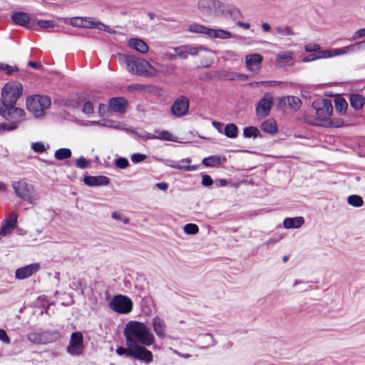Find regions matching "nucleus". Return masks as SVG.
Segmentation results:
<instances>
[{"instance_id":"obj_41","label":"nucleus","mask_w":365,"mask_h":365,"mask_svg":"<svg viewBox=\"0 0 365 365\" xmlns=\"http://www.w3.org/2000/svg\"><path fill=\"white\" fill-rule=\"evenodd\" d=\"M225 135L230 138H235L237 136V127L233 124H227L225 128Z\"/></svg>"},{"instance_id":"obj_23","label":"nucleus","mask_w":365,"mask_h":365,"mask_svg":"<svg viewBox=\"0 0 365 365\" xmlns=\"http://www.w3.org/2000/svg\"><path fill=\"white\" fill-rule=\"evenodd\" d=\"M109 106L115 112L124 113L128 106V101L123 97L113 98L110 100Z\"/></svg>"},{"instance_id":"obj_30","label":"nucleus","mask_w":365,"mask_h":365,"mask_svg":"<svg viewBox=\"0 0 365 365\" xmlns=\"http://www.w3.org/2000/svg\"><path fill=\"white\" fill-rule=\"evenodd\" d=\"M92 18L90 17H73L70 19V23L73 26L91 28Z\"/></svg>"},{"instance_id":"obj_38","label":"nucleus","mask_w":365,"mask_h":365,"mask_svg":"<svg viewBox=\"0 0 365 365\" xmlns=\"http://www.w3.org/2000/svg\"><path fill=\"white\" fill-rule=\"evenodd\" d=\"M328 53L327 51H321L317 53L309 54L302 58V61L304 63L314 61L319 58H326V55Z\"/></svg>"},{"instance_id":"obj_14","label":"nucleus","mask_w":365,"mask_h":365,"mask_svg":"<svg viewBox=\"0 0 365 365\" xmlns=\"http://www.w3.org/2000/svg\"><path fill=\"white\" fill-rule=\"evenodd\" d=\"M146 346L140 345L133 347V351L131 353L132 357L149 364L153 361V353L145 348Z\"/></svg>"},{"instance_id":"obj_47","label":"nucleus","mask_w":365,"mask_h":365,"mask_svg":"<svg viewBox=\"0 0 365 365\" xmlns=\"http://www.w3.org/2000/svg\"><path fill=\"white\" fill-rule=\"evenodd\" d=\"M116 354L119 356L126 355L127 356L132 357L131 353L133 351V347L127 346V348L119 346L116 349Z\"/></svg>"},{"instance_id":"obj_64","label":"nucleus","mask_w":365,"mask_h":365,"mask_svg":"<svg viewBox=\"0 0 365 365\" xmlns=\"http://www.w3.org/2000/svg\"><path fill=\"white\" fill-rule=\"evenodd\" d=\"M107 110L108 106L106 104L101 103L98 106V113L101 116L106 115Z\"/></svg>"},{"instance_id":"obj_57","label":"nucleus","mask_w":365,"mask_h":365,"mask_svg":"<svg viewBox=\"0 0 365 365\" xmlns=\"http://www.w3.org/2000/svg\"><path fill=\"white\" fill-rule=\"evenodd\" d=\"M329 125L334 128H340L344 125V121L341 118H329Z\"/></svg>"},{"instance_id":"obj_8","label":"nucleus","mask_w":365,"mask_h":365,"mask_svg":"<svg viewBox=\"0 0 365 365\" xmlns=\"http://www.w3.org/2000/svg\"><path fill=\"white\" fill-rule=\"evenodd\" d=\"M11 187L17 197L32 203L34 200V187L31 185L22 180L12 182Z\"/></svg>"},{"instance_id":"obj_51","label":"nucleus","mask_w":365,"mask_h":365,"mask_svg":"<svg viewBox=\"0 0 365 365\" xmlns=\"http://www.w3.org/2000/svg\"><path fill=\"white\" fill-rule=\"evenodd\" d=\"M31 148L36 153H43L46 150L47 147L41 142L31 143Z\"/></svg>"},{"instance_id":"obj_39","label":"nucleus","mask_w":365,"mask_h":365,"mask_svg":"<svg viewBox=\"0 0 365 365\" xmlns=\"http://www.w3.org/2000/svg\"><path fill=\"white\" fill-rule=\"evenodd\" d=\"M334 102L336 110L339 113H344L348 107L346 100L341 97H337L335 98Z\"/></svg>"},{"instance_id":"obj_10","label":"nucleus","mask_w":365,"mask_h":365,"mask_svg":"<svg viewBox=\"0 0 365 365\" xmlns=\"http://www.w3.org/2000/svg\"><path fill=\"white\" fill-rule=\"evenodd\" d=\"M273 105V96L270 93H266L257 104L256 114L258 118L267 117Z\"/></svg>"},{"instance_id":"obj_62","label":"nucleus","mask_w":365,"mask_h":365,"mask_svg":"<svg viewBox=\"0 0 365 365\" xmlns=\"http://www.w3.org/2000/svg\"><path fill=\"white\" fill-rule=\"evenodd\" d=\"M213 183L211 177L208 175H204L202 179V184L204 186H210Z\"/></svg>"},{"instance_id":"obj_31","label":"nucleus","mask_w":365,"mask_h":365,"mask_svg":"<svg viewBox=\"0 0 365 365\" xmlns=\"http://www.w3.org/2000/svg\"><path fill=\"white\" fill-rule=\"evenodd\" d=\"M261 129L266 133H275L277 131V123L273 119H267L261 124Z\"/></svg>"},{"instance_id":"obj_56","label":"nucleus","mask_w":365,"mask_h":365,"mask_svg":"<svg viewBox=\"0 0 365 365\" xmlns=\"http://www.w3.org/2000/svg\"><path fill=\"white\" fill-rule=\"evenodd\" d=\"M320 46L317 43H309L304 46V50L307 52L320 51Z\"/></svg>"},{"instance_id":"obj_46","label":"nucleus","mask_w":365,"mask_h":365,"mask_svg":"<svg viewBox=\"0 0 365 365\" xmlns=\"http://www.w3.org/2000/svg\"><path fill=\"white\" fill-rule=\"evenodd\" d=\"M156 133L158 135H155V138L170 141L174 140L173 134L167 130H161Z\"/></svg>"},{"instance_id":"obj_58","label":"nucleus","mask_w":365,"mask_h":365,"mask_svg":"<svg viewBox=\"0 0 365 365\" xmlns=\"http://www.w3.org/2000/svg\"><path fill=\"white\" fill-rule=\"evenodd\" d=\"M365 37V29H360L357 30L354 34L350 38V41H355L359 38Z\"/></svg>"},{"instance_id":"obj_53","label":"nucleus","mask_w":365,"mask_h":365,"mask_svg":"<svg viewBox=\"0 0 365 365\" xmlns=\"http://www.w3.org/2000/svg\"><path fill=\"white\" fill-rule=\"evenodd\" d=\"M147 158V155L141 153H134L131 155L130 159L133 163H139L144 161Z\"/></svg>"},{"instance_id":"obj_48","label":"nucleus","mask_w":365,"mask_h":365,"mask_svg":"<svg viewBox=\"0 0 365 365\" xmlns=\"http://www.w3.org/2000/svg\"><path fill=\"white\" fill-rule=\"evenodd\" d=\"M276 31H277V34H279L282 36L294 35V32L292 30L291 27H289V26H285V27L278 26L276 28Z\"/></svg>"},{"instance_id":"obj_11","label":"nucleus","mask_w":365,"mask_h":365,"mask_svg":"<svg viewBox=\"0 0 365 365\" xmlns=\"http://www.w3.org/2000/svg\"><path fill=\"white\" fill-rule=\"evenodd\" d=\"M173 51L180 59H187L188 56H195L200 51H206L207 49L201 46L195 45H182L174 47Z\"/></svg>"},{"instance_id":"obj_42","label":"nucleus","mask_w":365,"mask_h":365,"mask_svg":"<svg viewBox=\"0 0 365 365\" xmlns=\"http://www.w3.org/2000/svg\"><path fill=\"white\" fill-rule=\"evenodd\" d=\"M227 12L234 20L242 18V14L240 10L233 5L227 6Z\"/></svg>"},{"instance_id":"obj_22","label":"nucleus","mask_w":365,"mask_h":365,"mask_svg":"<svg viewBox=\"0 0 365 365\" xmlns=\"http://www.w3.org/2000/svg\"><path fill=\"white\" fill-rule=\"evenodd\" d=\"M294 53L291 51L280 53L276 58V63L279 67L292 66L294 61L293 59Z\"/></svg>"},{"instance_id":"obj_33","label":"nucleus","mask_w":365,"mask_h":365,"mask_svg":"<svg viewBox=\"0 0 365 365\" xmlns=\"http://www.w3.org/2000/svg\"><path fill=\"white\" fill-rule=\"evenodd\" d=\"M71 155L72 153L70 149L60 148L55 152L54 157L58 160H63L70 158Z\"/></svg>"},{"instance_id":"obj_52","label":"nucleus","mask_w":365,"mask_h":365,"mask_svg":"<svg viewBox=\"0 0 365 365\" xmlns=\"http://www.w3.org/2000/svg\"><path fill=\"white\" fill-rule=\"evenodd\" d=\"M111 216L113 219L120 220L125 225L129 223V219L119 212H113Z\"/></svg>"},{"instance_id":"obj_26","label":"nucleus","mask_w":365,"mask_h":365,"mask_svg":"<svg viewBox=\"0 0 365 365\" xmlns=\"http://www.w3.org/2000/svg\"><path fill=\"white\" fill-rule=\"evenodd\" d=\"M128 46L142 53H145L148 51V46L147 43L139 38H130L128 41Z\"/></svg>"},{"instance_id":"obj_37","label":"nucleus","mask_w":365,"mask_h":365,"mask_svg":"<svg viewBox=\"0 0 365 365\" xmlns=\"http://www.w3.org/2000/svg\"><path fill=\"white\" fill-rule=\"evenodd\" d=\"M347 202L354 207H359L363 205L364 200L362 197L358 195H351L347 197Z\"/></svg>"},{"instance_id":"obj_3","label":"nucleus","mask_w":365,"mask_h":365,"mask_svg":"<svg viewBox=\"0 0 365 365\" xmlns=\"http://www.w3.org/2000/svg\"><path fill=\"white\" fill-rule=\"evenodd\" d=\"M23 92V86L17 82H9L2 89L0 105L15 106Z\"/></svg>"},{"instance_id":"obj_1","label":"nucleus","mask_w":365,"mask_h":365,"mask_svg":"<svg viewBox=\"0 0 365 365\" xmlns=\"http://www.w3.org/2000/svg\"><path fill=\"white\" fill-rule=\"evenodd\" d=\"M127 346H151L155 342V336L148 327L142 322L130 321L123 331Z\"/></svg>"},{"instance_id":"obj_44","label":"nucleus","mask_w":365,"mask_h":365,"mask_svg":"<svg viewBox=\"0 0 365 365\" xmlns=\"http://www.w3.org/2000/svg\"><path fill=\"white\" fill-rule=\"evenodd\" d=\"M159 68L157 70L158 73H163L164 74L171 75L174 73L175 67L171 65H163V64H157Z\"/></svg>"},{"instance_id":"obj_43","label":"nucleus","mask_w":365,"mask_h":365,"mask_svg":"<svg viewBox=\"0 0 365 365\" xmlns=\"http://www.w3.org/2000/svg\"><path fill=\"white\" fill-rule=\"evenodd\" d=\"M91 28H97L100 30L105 31L108 33H113V29H111L108 26L101 23L100 21H95L93 19H92V22H91Z\"/></svg>"},{"instance_id":"obj_36","label":"nucleus","mask_w":365,"mask_h":365,"mask_svg":"<svg viewBox=\"0 0 365 365\" xmlns=\"http://www.w3.org/2000/svg\"><path fill=\"white\" fill-rule=\"evenodd\" d=\"M202 163L206 167H217L220 164V158L216 155L205 158L202 160Z\"/></svg>"},{"instance_id":"obj_15","label":"nucleus","mask_w":365,"mask_h":365,"mask_svg":"<svg viewBox=\"0 0 365 365\" xmlns=\"http://www.w3.org/2000/svg\"><path fill=\"white\" fill-rule=\"evenodd\" d=\"M316 114L319 119L328 121L333 112V107L331 101L328 99L322 100L320 106H315Z\"/></svg>"},{"instance_id":"obj_12","label":"nucleus","mask_w":365,"mask_h":365,"mask_svg":"<svg viewBox=\"0 0 365 365\" xmlns=\"http://www.w3.org/2000/svg\"><path fill=\"white\" fill-rule=\"evenodd\" d=\"M363 49H365V39L361 41H359L354 44L344 46L340 48L324 50V51L328 52V53L326 55V58H331L336 56L346 54L348 53L356 52Z\"/></svg>"},{"instance_id":"obj_61","label":"nucleus","mask_w":365,"mask_h":365,"mask_svg":"<svg viewBox=\"0 0 365 365\" xmlns=\"http://www.w3.org/2000/svg\"><path fill=\"white\" fill-rule=\"evenodd\" d=\"M88 161L84 158L81 157L76 160V165L78 168L83 169L88 167Z\"/></svg>"},{"instance_id":"obj_35","label":"nucleus","mask_w":365,"mask_h":365,"mask_svg":"<svg viewBox=\"0 0 365 365\" xmlns=\"http://www.w3.org/2000/svg\"><path fill=\"white\" fill-rule=\"evenodd\" d=\"M243 135L245 138H256L260 136V132L257 127L249 126L243 130Z\"/></svg>"},{"instance_id":"obj_60","label":"nucleus","mask_w":365,"mask_h":365,"mask_svg":"<svg viewBox=\"0 0 365 365\" xmlns=\"http://www.w3.org/2000/svg\"><path fill=\"white\" fill-rule=\"evenodd\" d=\"M145 88V86L143 84L134 83V84L130 85L128 87V91H130V92L131 91H140L144 90Z\"/></svg>"},{"instance_id":"obj_18","label":"nucleus","mask_w":365,"mask_h":365,"mask_svg":"<svg viewBox=\"0 0 365 365\" xmlns=\"http://www.w3.org/2000/svg\"><path fill=\"white\" fill-rule=\"evenodd\" d=\"M39 269L40 264L38 263H33L25 267L18 268L16 270L15 276L19 279H24L36 273Z\"/></svg>"},{"instance_id":"obj_21","label":"nucleus","mask_w":365,"mask_h":365,"mask_svg":"<svg viewBox=\"0 0 365 365\" xmlns=\"http://www.w3.org/2000/svg\"><path fill=\"white\" fill-rule=\"evenodd\" d=\"M83 182L88 186H106L110 183V179L104 175L86 176Z\"/></svg>"},{"instance_id":"obj_5","label":"nucleus","mask_w":365,"mask_h":365,"mask_svg":"<svg viewBox=\"0 0 365 365\" xmlns=\"http://www.w3.org/2000/svg\"><path fill=\"white\" fill-rule=\"evenodd\" d=\"M189 31L193 33L202 34L211 38L222 40L230 39L232 35L227 30L222 29H210L200 24H192L189 26Z\"/></svg>"},{"instance_id":"obj_9","label":"nucleus","mask_w":365,"mask_h":365,"mask_svg":"<svg viewBox=\"0 0 365 365\" xmlns=\"http://www.w3.org/2000/svg\"><path fill=\"white\" fill-rule=\"evenodd\" d=\"M84 349L83 336L80 331L73 332L71 335L69 344L66 351L72 356H79L83 354Z\"/></svg>"},{"instance_id":"obj_55","label":"nucleus","mask_w":365,"mask_h":365,"mask_svg":"<svg viewBox=\"0 0 365 365\" xmlns=\"http://www.w3.org/2000/svg\"><path fill=\"white\" fill-rule=\"evenodd\" d=\"M0 70L5 71L8 74H11L14 71H17L18 68L15 66L0 63Z\"/></svg>"},{"instance_id":"obj_13","label":"nucleus","mask_w":365,"mask_h":365,"mask_svg":"<svg viewBox=\"0 0 365 365\" xmlns=\"http://www.w3.org/2000/svg\"><path fill=\"white\" fill-rule=\"evenodd\" d=\"M189 106L190 101L188 98L181 96L173 102L171 106V112L175 116L180 118L187 114Z\"/></svg>"},{"instance_id":"obj_29","label":"nucleus","mask_w":365,"mask_h":365,"mask_svg":"<svg viewBox=\"0 0 365 365\" xmlns=\"http://www.w3.org/2000/svg\"><path fill=\"white\" fill-rule=\"evenodd\" d=\"M11 19L16 24L21 26H27L30 21L29 15L25 12H16L12 15Z\"/></svg>"},{"instance_id":"obj_34","label":"nucleus","mask_w":365,"mask_h":365,"mask_svg":"<svg viewBox=\"0 0 365 365\" xmlns=\"http://www.w3.org/2000/svg\"><path fill=\"white\" fill-rule=\"evenodd\" d=\"M128 132H132L135 135L138 137L139 138H141L143 140H146L148 139H155V135L149 133L146 131H144L143 130H137L131 128H128Z\"/></svg>"},{"instance_id":"obj_7","label":"nucleus","mask_w":365,"mask_h":365,"mask_svg":"<svg viewBox=\"0 0 365 365\" xmlns=\"http://www.w3.org/2000/svg\"><path fill=\"white\" fill-rule=\"evenodd\" d=\"M110 308L114 312L119 314H128L130 313L133 307V301L126 296L116 295L109 303Z\"/></svg>"},{"instance_id":"obj_45","label":"nucleus","mask_w":365,"mask_h":365,"mask_svg":"<svg viewBox=\"0 0 365 365\" xmlns=\"http://www.w3.org/2000/svg\"><path fill=\"white\" fill-rule=\"evenodd\" d=\"M184 232L187 235H195L199 232V227L193 223H188L184 226Z\"/></svg>"},{"instance_id":"obj_4","label":"nucleus","mask_w":365,"mask_h":365,"mask_svg":"<svg viewBox=\"0 0 365 365\" xmlns=\"http://www.w3.org/2000/svg\"><path fill=\"white\" fill-rule=\"evenodd\" d=\"M51 106V100L46 96H34L29 98L26 101V106L29 111L36 117H41L43 115L45 110Z\"/></svg>"},{"instance_id":"obj_27","label":"nucleus","mask_w":365,"mask_h":365,"mask_svg":"<svg viewBox=\"0 0 365 365\" xmlns=\"http://www.w3.org/2000/svg\"><path fill=\"white\" fill-rule=\"evenodd\" d=\"M350 105L356 110L361 109L365 103V98L360 94L352 93L349 96Z\"/></svg>"},{"instance_id":"obj_25","label":"nucleus","mask_w":365,"mask_h":365,"mask_svg":"<svg viewBox=\"0 0 365 365\" xmlns=\"http://www.w3.org/2000/svg\"><path fill=\"white\" fill-rule=\"evenodd\" d=\"M48 332H32L27 335V339L34 344H47L51 340L47 337Z\"/></svg>"},{"instance_id":"obj_28","label":"nucleus","mask_w":365,"mask_h":365,"mask_svg":"<svg viewBox=\"0 0 365 365\" xmlns=\"http://www.w3.org/2000/svg\"><path fill=\"white\" fill-rule=\"evenodd\" d=\"M17 215L13 213L12 215L8 219L4 225L1 227L0 235L4 236L9 233L16 225Z\"/></svg>"},{"instance_id":"obj_59","label":"nucleus","mask_w":365,"mask_h":365,"mask_svg":"<svg viewBox=\"0 0 365 365\" xmlns=\"http://www.w3.org/2000/svg\"><path fill=\"white\" fill-rule=\"evenodd\" d=\"M82 111L86 114L92 113L93 112V103L90 101L86 102L83 106Z\"/></svg>"},{"instance_id":"obj_63","label":"nucleus","mask_w":365,"mask_h":365,"mask_svg":"<svg viewBox=\"0 0 365 365\" xmlns=\"http://www.w3.org/2000/svg\"><path fill=\"white\" fill-rule=\"evenodd\" d=\"M0 340L2 342L6 343V344L10 343V339L8 336L6 331H4V329H0Z\"/></svg>"},{"instance_id":"obj_50","label":"nucleus","mask_w":365,"mask_h":365,"mask_svg":"<svg viewBox=\"0 0 365 365\" xmlns=\"http://www.w3.org/2000/svg\"><path fill=\"white\" fill-rule=\"evenodd\" d=\"M37 25L41 29H48L56 26V23L51 20H38Z\"/></svg>"},{"instance_id":"obj_20","label":"nucleus","mask_w":365,"mask_h":365,"mask_svg":"<svg viewBox=\"0 0 365 365\" xmlns=\"http://www.w3.org/2000/svg\"><path fill=\"white\" fill-rule=\"evenodd\" d=\"M220 2L216 0H199L198 9L202 14H209L220 7Z\"/></svg>"},{"instance_id":"obj_24","label":"nucleus","mask_w":365,"mask_h":365,"mask_svg":"<svg viewBox=\"0 0 365 365\" xmlns=\"http://www.w3.org/2000/svg\"><path fill=\"white\" fill-rule=\"evenodd\" d=\"M304 223L303 217H287L283 221V226L285 229H298Z\"/></svg>"},{"instance_id":"obj_49","label":"nucleus","mask_w":365,"mask_h":365,"mask_svg":"<svg viewBox=\"0 0 365 365\" xmlns=\"http://www.w3.org/2000/svg\"><path fill=\"white\" fill-rule=\"evenodd\" d=\"M1 123V128L2 133L13 131L18 128L16 127L15 123L7 122V123Z\"/></svg>"},{"instance_id":"obj_32","label":"nucleus","mask_w":365,"mask_h":365,"mask_svg":"<svg viewBox=\"0 0 365 365\" xmlns=\"http://www.w3.org/2000/svg\"><path fill=\"white\" fill-rule=\"evenodd\" d=\"M101 126L112 128L122 130H128V128L125 127V125L121 124L118 121H115L113 120H101Z\"/></svg>"},{"instance_id":"obj_16","label":"nucleus","mask_w":365,"mask_h":365,"mask_svg":"<svg viewBox=\"0 0 365 365\" xmlns=\"http://www.w3.org/2000/svg\"><path fill=\"white\" fill-rule=\"evenodd\" d=\"M263 57L259 53L247 55L245 63L247 69L252 73H258L261 70Z\"/></svg>"},{"instance_id":"obj_6","label":"nucleus","mask_w":365,"mask_h":365,"mask_svg":"<svg viewBox=\"0 0 365 365\" xmlns=\"http://www.w3.org/2000/svg\"><path fill=\"white\" fill-rule=\"evenodd\" d=\"M0 115L8 122L15 123L18 128L19 124L25 120L26 113L23 109L15 106L0 105Z\"/></svg>"},{"instance_id":"obj_40","label":"nucleus","mask_w":365,"mask_h":365,"mask_svg":"<svg viewBox=\"0 0 365 365\" xmlns=\"http://www.w3.org/2000/svg\"><path fill=\"white\" fill-rule=\"evenodd\" d=\"M287 103L292 109L295 110H299L302 105L301 100L296 96H287Z\"/></svg>"},{"instance_id":"obj_19","label":"nucleus","mask_w":365,"mask_h":365,"mask_svg":"<svg viewBox=\"0 0 365 365\" xmlns=\"http://www.w3.org/2000/svg\"><path fill=\"white\" fill-rule=\"evenodd\" d=\"M152 327L155 335L160 339L166 337V324L164 319L156 316L152 319Z\"/></svg>"},{"instance_id":"obj_2","label":"nucleus","mask_w":365,"mask_h":365,"mask_svg":"<svg viewBox=\"0 0 365 365\" xmlns=\"http://www.w3.org/2000/svg\"><path fill=\"white\" fill-rule=\"evenodd\" d=\"M120 63L125 65L127 71L140 76L154 77L158 73L157 68L146 60L127 54H118Z\"/></svg>"},{"instance_id":"obj_17","label":"nucleus","mask_w":365,"mask_h":365,"mask_svg":"<svg viewBox=\"0 0 365 365\" xmlns=\"http://www.w3.org/2000/svg\"><path fill=\"white\" fill-rule=\"evenodd\" d=\"M190 163H191V159L187 158L182 159L181 160H179V161L168 160L167 163H165V165L172 168L178 169V170H180L182 171L190 172V171L196 170L197 168V166L195 165H189L188 164H190Z\"/></svg>"},{"instance_id":"obj_54","label":"nucleus","mask_w":365,"mask_h":365,"mask_svg":"<svg viewBox=\"0 0 365 365\" xmlns=\"http://www.w3.org/2000/svg\"><path fill=\"white\" fill-rule=\"evenodd\" d=\"M128 165V160L125 158H119L115 160V166L118 168H126Z\"/></svg>"}]
</instances>
